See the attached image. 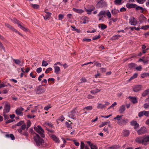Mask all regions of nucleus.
I'll use <instances>...</instances> for the list:
<instances>
[{
    "instance_id": "8",
    "label": "nucleus",
    "mask_w": 149,
    "mask_h": 149,
    "mask_svg": "<svg viewBox=\"0 0 149 149\" xmlns=\"http://www.w3.org/2000/svg\"><path fill=\"white\" fill-rule=\"evenodd\" d=\"M137 132L138 134L140 135L146 133L147 132V130L146 127H143L137 130Z\"/></svg>"
},
{
    "instance_id": "54",
    "label": "nucleus",
    "mask_w": 149,
    "mask_h": 149,
    "mask_svg": "<svg viewBox=\"0 0 149 149\" xmlns=\"http://www.w3.org/2000/svg\"><path fill=\"white\" fill-rule=\"evenodd\" d=\"M80 147V149H84L85 147V144L83 142H81Z\"/></svg>"
},
{
    "instance_id": "18",
    "label": "nucleus",
    "mask_w": 149,
    "mask_h": 149,
    "mask_svg": "<svg viewBox=\"0 0 149 149\" xmlns=\"http://www.w3.org/2000/svg\"><path fill=\"white\" fill-rule=\"evenodd\" d=\"M143 136L137 137L135 139L137 143L142 144Z\"/></svg>"
},
{
    "instance_id": "53",
    "label": "nucleus",
    "mask_w": 149,
    "mask_h": 149,
    "mask_svg": "<svg viewBox=\"0 0 149 149\" xmlns=\"http://www.w3.org/2000/svg\"><path fill=\"white\" fill-rule=\"evenodd\" d=\"M106 14L108 18H110L111 17V14L110 12L108 10V11L106 13Z\"/></svg>"
},
{
    "instance_id": "61",
    "label": "nucleus",
    "mask_w": 149,
    "mask_h": 149,
    "mask_svg": "<svg viewBox=\"0 0 149 149\" xmlns=\"http://www.w3.org/2000/svg\"><path fill=\"white\" fill-rule=\"evenodd\" d=\"M13 22L15 23L18 24L19 23V21L15 18H13L12 20Z\"/></svg>"
},
{
    "instance_id": "10",
    "label": "nucleus",
    "mask_w": 149,
    "mask_h": 149,
    "mask_svg": "<svg viewBox=\"0 0 149 149\" xmlns=\"http://www.w3.org/2000/svg\"><path fill=\"white\" fill-rule=\"evenodd\" d=\"M106 12L105 11L102 10L100 11L97 16L99 17V20L100 21L103 19L104 17L105 16Z\"/></svg>"
},
{
    "instance_id": "45",
    "label": "nucleus",
    "mask_w": 149,
    "mask_h": 149,
    "mask_svg": "<svg viewBox=\"0 0 149 149\" xmlns=\"http://www.w3.org/2000/svg\"><path fill=\"white\" fill-rule=\"evenodd\" d=\"M13 61L17 65H20L21 63L19 59H14Z\"/></svg>"
},
{
    "instance_id": "9",
    "label": "nucleus",
    "mask_w": 149,
    "mask_h": 149,
    "mask_svg": "<svg viewBox=\"0 0 149 149\" xmlns=\"http://www.w3.org/2000/svg\"><path fill=\"white\" fill-rule=\"evenodd\" d=\"M149 142V135H145L143 136L142 145L146 146Z\"/></svg>"
},
{
    "instance_id": "20",
    "label": "nucleus",
    "mask_w": 149,
    "mask_h": 149,
    "mask_svg": "<svg viewBox=\"0 0 149 149\" xmlns=\"http://www.w3.org/2000/svg\"><path fill=\"white\" fill-rule=\"evenodd\" d=\"M125 105H123L120 107L119 109V111L120 113H123L125 111Z\"/></svg>"
},
{
    "instance_id": "21",
    "label": "nucleus",
    "mask_w": 149,
    "mask_h": 149,
    "mask_svg": "<svg viewBox=\"0 0 149 149\" xmlns=\"http://www.w3.org/2000/svg\"><path fill=\"white\" fill-rule=\"evenodd\" d=\"M137 5L135 4H129L127 3L126 5V7L128 8H135Z\"/></svg>"
},
{
    "instance_id": "31",
    "label": "nucleus",
    "mask_w": 149,
    "mask_h": 149,
    "mask_svg": "<svg viewBox=\"0 0 149 149\" xmlns=\"http://www.w3.org/2000/svg\"><path fill=\"white\" fill-rule=\"evenodd\" d=\"M47 14L44 16V19L46 20L51 15V13L49 12H47Z\"/></svg>"
},
{
    "instance_id": "11",
    "label": "nucleus",
    "mask_w": 149,
    "mask_h": 149,
    "mask_svg": "<svg viewBox=\"0 0 149 149\" xmlns=\"http://www.w3.org/2000/svg\"><path fill=\"white\" fill-rule=\"evenodd\" d=\"M130 24L132 25L135 26L137 24V21L134 17H131L129 19Z\"/></svg>"
},
{
    "instance_id": "47",
    "label": "nucleus",
    "mask_w": 149,
    "mask_h": 149,
    "mask_svg": "<svg viewBox=\"0 0 149 149\" xmlns=\"http://www.w3.org/2000/svg\"><path fill=\"white\" fill-rule=\"evenodd\" d=\"M136 70L138 71H140L141 70L142 67L141 65H139L138 67H136L135 68Z\"/></svg>"
},
{
    "instance_id": "16",
    "label": "nucleus",
    "mask_w": 149,
    "mask_h": 149,
    "mask_svg": "<svg viewBox=\"0 0 149 149\" xmlns=\"http://www.w3.org/2000/svg\"><path fill=\"white\" fill-rule=\"evenodd\" d=\"M87 143L88 144L89 146H90L91 149H97V147L95 145L91 143L90 141H88L87 142Z\"/></svg>"
},
{
    "instance_id": "2",
    "label": "nucleus",
    "mask_w": 149,
    "mask_h": 149,
    "mask_svg": "<svg viewBox=\"0 0 149 149\" xmlns=\"http://www.w3.org/2000/svg\"><path fill=\"white\" fill-rule=\"evenodd\" d=\"M26 127V125L25 124H23L22 125L21 127L17 130L18 132L20 134L25 136L26 137L28 136V134L27 132V129L25 131L23 132L22 131L24 130Z\"/></svg>"
},
{
    "instance_id": "60",
    "label": "nucleus",
    "mask_w": 149,
    "mask_h": 149,
    "mask_svg": "<svg viewBox=\"0 0 149 149\" xmlns=\"http://www.w3.org/2000/svg\"><path fill=\"white\" fill-rule=\"evenodd\" d=\"M44 126H48L50 127H52V125L51 124V123H45L43 124Z\"/></svg>"
},
{
    "instance_id": "36",
    "label": "nucleus",
    "mask_w": 149,
    "mask_h": 149,
    "mask_svg": "<svg viewBox=\"0 0 149 149\" xmlns=\"http://www.w3.org/2000/svg\"><path fill=\"white\" fill-rule=\"evenodd\" d=\"M31 6L34 8L36 9H38L39 7V6L36 4H31Z\"/></svg>"
},
{
    "instance_id": "15",
    "label": "nucleus",
    "mask_w": 149,
    "mask_h": 149,
    "mask_svg": "<svg viewBox=\"0 0 149 149\" xmlns=\"http://www.w3.org/2000/svg\"><path fill=\"white\" fill-rule=\"evenodd\" d=\"M142 88V86L141 85L135 86L133 87V90L135 92H137L140 91Z\"/></svg>"
},
{
    "instance_id": "4",
    "label": "nucleus",
    "mask_w": 149,
    "mask_h": 149,
    "mask_svg": "<svg viewBox=\"0 0 149 149\" xmlns=\"http://www.w3.org/2000/svg\"><path fill=\"white\" fill-rule=\"evenodd\" d=\"M34 129L36 132L41 135L42 137L44 138L45 137V135L43 134L44 132V130L40 125H38L37 127H34Z\"/></svg>"
},
{
    "instance_id": "25",
    "label": "nucleus",
    "mask_w": 149,
    "mask_h": 149,
    "mask_svg": "<svg viewBox=\"0 0 149 149\" xmlns=\"http://www.w3.org/2000/svg\"><path fill=\"white\" fill-rule=\"evenodd\" d=\"M5 136L7 138H10L13 140H14L15 139L14 136L12 134H6Z\"/></svg>"
},
{
    "instance_id": "6",
    "label": "nucleus",
    "mask_w": 149,
    "mask_h": 149,
    "mask_svg": "<svg viewBox=\"0 0 149 149\" xmlns=\"http://www.w3.org/2000/svg\"><path fill=\"white\" fill-rule=\"evenodd\" d=\"M58 65L61 66H62V64L60 62H58L54 64V72L56 74H59L61 71V69L60 67L57 66Z\"/></svg>"
},
{
    "instance_id": "14",
    "label": "nucleus",
    "mask_w": 149,
    "mask_h": 149,
    "mask_svg": "<svg viewBox=\"0 0 149 149\" xmlns=\"http://www.w3.org/2000/svg\"><path fill=\"white\" fill-rule=\"evenodd\" d=\"M24 109L22 107L17 108L15 111L16 113L18 115L22 116L23 115L22 111Z\"/></svg>"
},
{
    "instance_id": "59",
    "label": "nucleus",
    "mask_w": 149,
    "mask_h": 149,
    "mask_svg": "<svg viewBox=\"0 0 149 149\" xmlns=\"http://www.w3.org/2000/svg\"><path fill=\"white\" fill-rule=\"evenodd\" d=\"M44 74L43 73L41 75H40L38 78V80L39 81H40L41 80V78H42L43 77H44Z\"/></svg>"
},
{
    "instance_id": "43",
    "label": "nucleus",
    "mask_w": 149,
    "mask_h": 149,
    "mask_svg": "<svg viewBox=\"0 0 149 149\" xmlns=\"http://www.w3.org/2000/svg\"><path fill=\"white\" fill-rule=\"evenodd\" d=\"M95 8H93L91 9H85L86 11L88 12V13L90 14H91V12L93 11L94 9Z\"/></svg>"
},
{
    "instance_id": "52",
    "label": "nucleus",
    "mask_w": 149,
    "mask_h": 149,
    "mask_svg": "<svg viewBox=\"0 0 149 149\" xmlns=\"http://www.w3.org/2000/svg\"><path fill=\"white\" fill-rule=\"evenodd\" d=\"M52 68H49L46 69L45 72L47 74L50 71H52Z\"/></svg>"
},
{
    "instance_id": "48",
    "label": "nucleus",
    "mask_w": 149,
    "mask_h": 149,
    "mask_svg": "<svg viewBox=\"0 0 149 149\" xmlns=\"http://www.w3.org/2000/svg\"><path fill=\"white\" fill-rule=\"evenodd\" d=\"M93 109V107L91 106H89L84 108V109H86L87 110H91Z\"/></svg>"
},
{
    "instance_id": "7",
    "label": "nucleus",
    "mask_w": 149,
    "mask_h": 149,
    "mask_svg": "<svg viewBox=\"0 0 149 149\" xmlns=\"http://www.w3.org/2000/svg\"><path fill=\"white\" fill-rule=\"evenodd\" d=\"M107 3L104 0H100L96 5V7L97 8H102L106 6Z\"/></svg>"
},
{
    "instance_id": "58",
    "label": "nucleus",
    "mask_w": 149,
    "mask_h": 149,
    "mask_svg": "<svg viewBox=\"0 0 149 149\" xmlns=\"http://www.w3.org/2000/svg\"><path fill=\"white\" fill-rule=\"evenodd\" d=\"M101 36L100 35H99L98 36H95L93 37V40H95L98 39L100 38Z\"/></svg>"
},
{
    "instance_id": "30",
    "label": "nucleus",
    "mask_w": 149,
    "mask_h": 149,
    "mask_svg": "<svg viewBox=\"0 0 149 149\" xmlns=\"http://www.w3.org/2000/svg\"><path fill=\"white\" fill-rule=\"evenodd\" d=\"M136 66V64L134 63H131L128 65V66L130 69H135Z\"/></svg>"
},
{
    "instance_id": "19",
    "label": "nucleus",
    "mask_w": 149,
    "mask_h": 149,
    "mask_svg": "<svg viewBox=\"0 0 149 149\" xmlns=\"http://www.w3.org/2000/svg\"><path fill=\"white\" fill-rule=\"evenodd\" d=\"M128 98L130 99V101L133 104L137 103V100L136 98L131 96L129 97Z\"/></svg>"
},
{
    "instance_id": "39",
    "label": "nucleus",
    "mask_w": 149,
    "mask_h": 149,
    "mask_svg": "<svg viewBox=\"0 0 149 149\" xmlns=\"http://www.w3.org/2000/svg\"><path fill=\"white\" fill-rule=\"evenodd\" d=\"M119 146L118 145H115L110 147L111 149H118Z\"/></svg>"
},
{
    "instance_id": "33",
    "label": "nucleus",
    "mask_w": 149,
    "mask_h": 149,
    "mask_svg": "<svg viewBox=\"0 0 149 149\" xmlns=\"http://www.w3.org/2000/svg\"><path fill=\"white\" fill-rule=\"evenodd\" d=\"M130 134V132L129 130H125L123 132V135L124 136H128Z\"/></svg>"
},
{
    "instance_id": "40",
    "label": "nucleus",
    "mask_w": 149,
    "mask_h": 149,
    "mask_svg": "<svg viewBox=\"0 0 149 149\" xmlns=\"http://www.w3.org/2000/svg\"><path fill=\"white\" fill-rule=\"evenodd\" d=\"M144 111H141L139 112L138 113V116L139 117H141L143 116V115H144Z\"/></svg>"
},
{
    "instance_id": "35",
    "label": "nucleus",
    "mask_w": 149,
    "mask_h": 149,
    "mask_svg": "<svg viewBox=\"0 0 149 149\" xmlns=\"http://www.w3.org/2000/svg\"><path fill=\"white\" fill-rule=\"evenodd\" d=\"M141 76L142 78L148 77L149 76V73L148 72L143 73L141 74Z\"/></svg>"
},
{
    "instance_id": "37",
    "label": "nucleus",
    "mask_w": 149,
    "mask_h": 149,
    "mask_svg": "<svg viewBox=\"0 0 149 149\" xmlns=\"http://www.w3.org/2000/svg\"><path fill=\"white\" fill-rule=\"evenodd\" d=\"M109 123V121H108L107 122H103L102 123V124L99 126V127H102L104 126V125H107Z\"/></svg>"
},
{
    "instance_id": "51",
    "label": "nucleus",
    "mask_w": 149,
    "mask_h": 149,
    "mask_svg": "<svg viewBox=\"0 0 149 149\" xmlns=\"http://www.w3.org/2000/svg\"><path fill=\"white\" fill-rule=\"evenodd\" d=\"M143 107L145 109H147L149 107V103H147L144 104L143 105Z\"/></svg>"
},
{
    "instance_id": "17",
    "label": "nucleus",
    "mask_w": 149,
    "mask_h": 149,
    "mask_svg": "<svg viewBox=\"0 0 149 149\" xmlns=\"http://www.w3.org/2000/svg\"><path fill=\"white\" fill-rule=\"evenodd\" d=\"M139 21L141 23L146 22V18L142 14L140 15L139 18Z\"/></svg>"
},
{
    "instance_id": "26",
    "label": "nucleus",
    "mask_w": 149,
    "mask_h": 149,
    "mask_svg": "<svg viewBox=\"0 0 149 149\" xmlns=\"http://www.w3.org/2000/svg\"><path fill=\"white\" fill-rule=\"evenodd\" d=\"M106 107L105 105L102 104L101 103H99L97 104V108L98 109H102Z\"/></svg>"
},
{
    "instance_id": "44",
    "label": "nucleus",
    "mask_w": 149,
    "mask_h": 149,
    "mask_svg": "<svg viewBox=\"0 0 149 149\" xmlns=\"http://www.w3.org/2000/svg\"><path fill=\"white\" fill-rule=\"evenodd\" d=\"M135 8L137 10H140L143 11L144 10L143 8V7L138 6L137 5Z\"/></svg>"
},
{
    "instance_id": "23",
    "label": "nucleus",
    "mask_w": 149,
    "mask_h": 149,
    "mask_svg": "<svg viewBox=\"0 0 149 149\" xmlns=\"http://www.w3.org/2000/svg\"><path fill=\"white\" fill-rule=\"evenodd\" d=\"M52 138L53 140L56 142L59 143L60 141L58 138L55 135H52Z\"/></svg>"
},
{
    "instance_id": "55",
    "label": "nucleus",
    "mask_w": 149,
    "mask_h": 149,
    "mask_svg": "<svg viewBox=\"0 0 149 149\" xmlns=\"http://www.w3.org/2000/svg\"><path fill=\"white\" fill-rule=\"evenodd\" d=\"M81 80V83H82L84 82H86L87 81L86 79L84 77H83L82 78H81L80 79Z\"/></svg>"
},
{
    "instance_id": "50",
    "label": "nucleus",
    "mask_w": 149,
    "mask_h": 149,
    "mask_svg": "<svg viewBox=\"0 0 149 149\" xmlns=\"http://www.w3.org/2000/svg\"><path fill=\"white\" fill-rule=\"evenodd\" d=\"M136 1L139 3L140 4H143L144 3L146 0H136Z\"/></svg>"
},
{
    "instance_id": "64",
    "label": "nucleus",
    "mask_w": 149,
    "mask_h": 149,
    "mask_svg": "<svg viewBox=\"0 0 149 149\" xmlns=\"http://www.w3.org/2000/svg\"><path fill=\"white\" fill-rule=\"evenodd\" d=\"M64 17V15L62 14H59L58 15V18L59 19L62 20Z\"/></svg>"
},
{
    "instance_id": "24",
    "label": "nucleus",
    "mask_w": 149,
    "mask_h": 149,
    "mask_svg": "<svg viewBox=\"0 0 149 149\" xmlns=\"http://www.w3.org/2000/svg\"><path fill=\"white\" fill-rule=\"evenodd\" d=\"M123 0H114V4L116 5H120L122 4Z\"/></svg>"
},
{
    "instance_id": "41",
    "label": "nucleus",
    "mask_w": 149,
    "mask_h": 149,
    "mask_svg": "<svg viewBox=\"0 0 149 149\" xmlns=\"http://www.w3.org/2000/svg\"><path fill=\"white\" fill-rule=\"evenodd\" d=\"M48 65V63L45 60H43L42 61V65L43 66L46 67Z\"/></svg>"
},
{
    "instance_id": "13",
    "label": "nucleus",
    "mask_w": 149,
    "mask_h": 149,
    "mask_svg": "<svg viewBox=\"0 0 149 149\" xmlns=\"http://www.w3.org/2000/svg\"><path fill=\"white\" fill-rule=\"evenodd\" d=\"M76 113L74 110H73L71 111L68 113V116L74 119H76V118L75 117Z\"/></svg>"
},
{
    "instance_id": "32",
    "label": "nucleus",
    "mask_w": 149,
    "mask_h": 149,
    "mask_svg": "<svg viewBox=\"0 0 149 149\" xmlns=\"http://www.w3.org/2000/svg\"><path fill=\"white\" fill-rule=\"evenodd\" d=\"M149 94V89L146 90L144 91L142 94V96L145 97Z\"/></svg>"
},
{
    "instance_id": "34",
    "label": "nucleus",
    "mask_w": 149,
    "mask_h": 149,
    "mask_svg": "<svg viewBox=\"0 0 149 149\" xmlns=\"http://www.w3.org/2000/svg\"><path fill=\"white\" fill-rule=\"evenodd\" d=\"M82 20H83L82 23L85 24L89 21V19L88 17H85L82 19Z\"/></svg>"
},
{
    "instance_id": "5",
    "label": "nucleus",
    "mask_w": 149,
    "mask_h": 149,
    "mask_svg": "<svg viewBox=\"0 0 149 149\" xmlns=\"http://www.w3.org/2000/svg\"><path fill=\"white\" fill-rule=\"evenodd\" d=\"M46 91V89L42 87L41 86H37L35 91L37 94H41L44 93Z\"/></svg>"
},
{
    "instance_id": "46",
    "label": "nucleus",
    "mask_w": 149,
    "mask_h": 149,
    "mask_svg": "<svg viewBox=\"0 0 149 149\" xmlns=\"http://www.w3.org/2000/svg\"><path fill=\"white\" fill-rule=\"evenodd\" d=\"M23 124H25L24 123V122L22 121H21L18 123L16 125L17 126H21V125H22Z\"/></svg>"
},
{
    "instance_id": "62",
    "label": "nucleus",
    "mask_w": 149,
    "mask_h": 149,
    "mask_svg": "<svg viewBox=\"0 0 149 149\" xmlns=\"http://www.w3.org/2000/svg\"><path fill=\"white\" fill-rule=\"evenodd\" d=\"M130 123L131 125L134 126L135 125H136V124H137V123L136 121H132Z\"/></svg>"
},
{
    "instance_id": "29",
    "label": "nucleus",
    "mask_w": 149,
    "mask_h": 149,
    "mask_svg": "<svg viewBox=\"0 0 149 149\" xmlns=\"http://www.w3.org/2000/svg\"><path fill=\"white\" fill-rule=\"evenodd\" d=\"M121 37L120 35H117L112 37L111 39L112 40H114L118 39L119 38Z\"/></svg>"
},
{
    "instance_id": "12",
    "label": "nucleus",
    "mask_w": 149,
    "mask_h": 149,
    "mask_svg": "<svg viewBox=\"0 0 149 149\" xmlns=\"http://www.w3.org/2000/svg\"><path fill=\"white\" fill-rule=\"evenodd\" d=\"M10 106L9 104L6 103L5 104L4 106V108L3 109V113H7L10 110Z\"/></svg>"
},
{
    "instance_id": "28",
    "label": "nucleus",
    "mask_w": 149,
    "mask_h": 149,
    "mask_svg": "<svg viewBox=\"0 0 149 149\" xmlns=\"http://www.w3.org/2000/svg\"><path fill=\"white\" fill-rule=\"evenodd\" d=\"M99 27H100L101 29L102 30H104V29H106L107 28V26L103 24H100L99 25Z\"/></svg>"
},
{
    "instance_id": "22",
    "label": "nucleus",
    "mask_w": 149,
    "mask_h": 149,
    "mask_svg": "<svg viewBox=\"0 0 149 149\" xmlns=\"http://www.w3.org/2000/svg\"><path fill=\"white\" fill-rule=\"evenodd\" d=\"M5 26L8 28H9L11 30L14 31L15 32H17V31L12 26L8 24H5Z\"/></svg>"
},
{
    "instance_id": "49",
    "label": "nucleus",
    "mask_w": 149,
    "mask_h": 149,
    "mask_svg": "<svg viewBox=\"0 0 149 149\" xmlns=\"http://www.w3.org/2000/svg\"><path fill=\"white\" fill-rule=\"evenodd\" d=\"M71 27L72 28V29H72V30L74 31H76L78 33L80 32V31L79 29H76L75 26H71Z\"/></svg>"
},
{
    "instance_id": "1",
    "label": "nucleus",
    "mask_w": 149,
    "mask_h": 149,
    "mask_svg": "<svg viewBox=\"0 0 149 149\" xmlns=\"http://www.w3.org/2000/svg\"><path fill=\"white\" fill-rule=\"evenodd\" d=\"M123 116V115H118L114 118V119L116 120H117V123L120 125H125L128 121V120L127 119H122V117Z\"/></svg>"
},
{
    "instance_id": "63",
    "label": "nucleus",
    "mask_w": 149,
    "mask_h": 149,
    "mask_svg": "<svg viewBox=\"0 0 149 149\" xmlns=\"http://www.w3.org/2000/svg\"><path fill=\"white\" fill-rule=\"evenodd\" d=\"M65 124L67 127L69 128H71L72 127L70 124L68 122H67L65 123Z\"/></svg>"
},
{
    "instance_id": "56",
    "label": "nucleus",
    "mask_w": 149,
    "mask_h": 149,
    "mask_svg": "<svg viewBox=\"0 0 149 149\" xmlns=\"http://www.w3.org/2000/svg\"><path fill=\"white\" fill-rule=\"evenodd\" d=\"M36 71L38 73H40L42 71V68L41 67H39V68H37L36 70Z\"/></svg>"
},
{
    "instance_id": "38",
    "label": "nucleus",
    "mask_w": 149,
    "mask_h": 149,
    "mask_svg": "<svg viewBox=\"0 0 149 149\" xmlns=\"http://www.w3.org/2000/svg\"><path fill=\"white\" fill-rule=\"evenodd\" d=\"M111 12L113 15H115L118 13L119 12V11L118 10L114 9V10H111Z\"/></svg>"
},
{
    "instance_id": "3",
    "label": "nucleus",
    "mask_w": 149,
    "mask_h": 149,
    "mask_svg": "<svg viewBox=\"0 0 149 149\" xmlns=\"http://www.w3.org/2000/svg\"><path fill=\"white\" fill-rule=\"evenodd\" d=\"M34 139L36 144L38 146H40L44 143V140L43 139L41 138L37 134H36V135L34 136Z\"/></svg>"
},
{
    "instance_id": "27",
    "label": "nucleus",
    "mask_w": 149,
    "mask_h": 149,
    "mask_svg": "<svg viewBox=\"0 0 149 149\" xmlns=\"http://www.w3.org/2000/svg\"><path fill=\"white\" fill-rule=\"evenodd\" d=\"M73 10L75 12L79 13H81L84 12V11L82 9H77L74 8L73 9Z\"/></svg>"
},
{
    "instance_id": "42",
    "label": "nucleus",
    "mask_w": 149,
    "mask_h": 149,
    "mask_svg": "<svg viewBox=\"0 0 149 149\" xmlns=\"http://www.w3.org/2000/svg\"><path fill=\"white\" fill-rule=\"evenodd\" d=\"M27 127L26 129L27 130H28V129L30 127L31 125V123L30 120H28L27 122Z\"/></svg>"
},
{
    "instance_id": "57",
    "label": "nucleus",
    "mask_w": 149,
    "mask_h": 149,
    "mask_svg": "<svg viewBox=\"0 0 149 149\" xmlns=\"http://www.w3.org/2000/svg\"><path fill=\"white\" fill-rule=\"evenodd\" d=\"M144 116L146 117H149V111H144Z\"/></svg>"
}]
</instances>
